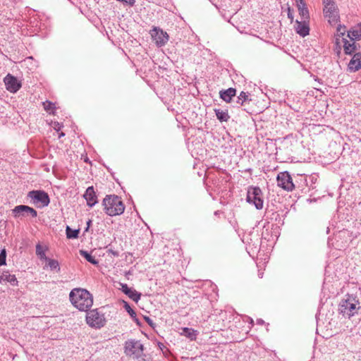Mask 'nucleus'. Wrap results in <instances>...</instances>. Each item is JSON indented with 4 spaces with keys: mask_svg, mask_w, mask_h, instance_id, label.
<instances>
[{
    "mask_svg": "<svg viewBox=\"0 0 361 361\" xmlns=\"http://www.w3.org/2000/svg\"><path fill=\"white\" fill-rule=\"evenodd\" d=\"M69 298L71 303L80 311H87L93 304L92 294L83 288H74L70 294Z\"/></svg>",
    "mask_w": 361,
    "mask_h": 361,
    "instance_id": "obj_1",
    "label": "nucleus"
},
{
    "mask_svg": "<svg viewBox=\"0 0 361 361\" xmlns=\"http://www.w3.org/2000/svg\"><path fill=\"white\" fill-rule=\"evenodd\" d=\"M104 209L109 216H116L123 213L125 206L121 197L117 195H106L103 200Z\"/></svg>",
    "mask_w": 361,
    "mask_h": 361,
    "instance_id": "obj_2",
    "label": "nucleus"
},
{
    "mask_svg": "<svg viewBox=\"0 0 361 361\" xmlns=\"http://www.w3.org/2000/svg\"><path fill=\"white\" fill-rule=\"evenodd\" d=\"M324 18L331 26L336 25L340 21L339 8L336 0H322Z\"/></svg>",
    "mask_w": 361,
    "mask_h": 361,
    "instance_id": "obj_3",
    "label": "nucleus"
},
{
    "mask_svg": "<svg viewBox=\"0 0 361 361\" xmlns=\"http://www.w3.org/2000/svg\"><path fill=\"white\" fill-rule=\"evenodd\" d=\"M360 307L359 301L355 297L348 296L340 303L339 311L343 316L350 319L357 313Z\"/></svg>",
    "mask_w": 361,
    "mask_h": 361,
    "instance_id": "obj_4",
    "label": "nucleus"
},
{
    "mask_svg": "<svg viewBox=\"0 0 361 361\" xmlns=\"http://www.w3.org/2000/svg\"><path fill=\"white\" fill-rule=\"evenodd\" d=\"M124 352L128 356L140 358L143 355V345L139 341L128 340L125 343Z\"/></svg>",
    "mask_w": 361,
    "mask_h": 361,
    "instance_id": "obj_5",
    "label": "nucleus"
},
{
    "mask_svg": "<svg viewBox=\"0 0 361 361\" xmlns=\"http://www.w3.org/2000/svg\"><path fill=\"white\" fill-rule=\"evenodd\" d=\"M246 200L248 203L254 204L257 209L263 208L262 192L259 187L248 188Z\"/></svg>",
    "mask_w": 361,
    "mask_h": 361,
    "instance_id": "obj_6",
    "label": "nucleus"
},
{
    "mask_svg": "<svg viewBox=\"0 0 361 361\" xmlns=\"http://www.w3.org/2000/svg\"><path fill=\"white\" fill-rule=\"evenodd\" d=\"M30 202L37 207L42 208L49 205L50 202L48 194L43 190H32L27 194Z\"/></svg>",
    "mask_w": 361,
    "mask_h": 361,
    "instance_id": "obj_7",
    "label": "nucleus"
},
{
    "mask_svg": "<svg viewBox=\"0 0 361 361\" xmlns=\"http://www.w3.org/2000/svg\"><path fill=\"white\" fill-rule=\"evenodd\" d=\"M86 322L91 327L97 329L104 326L106 323L104 314L99 312L97 309L87 312Z\"/></svg>",
    "mask_w": 361,
    "mask_h": 361,
    "instance_id": "obj_8",
    "label": "nucleus"
},
{
    "mask_svg": "<svg viewBox=\"0 0 361 361\" xmlns=\"http://www.w3.org/2000/svg\"><path fill=\"white\" fill-rule=\"evenodd\" d=\"M348 37H336L335 39V44L336 47L339 49L343 47L345 54L354 55V54L357 53L355 40L352 39H348Z\"/></svg>",
    "mask_w": 361,
    "mask_h": 361,
    "instance_id": "obj_9",
    "label": "nucleus"
},
{
    "mask_svg": "<svg viewBox=\"0 0 361 361\" xmlns=\"http://www.w3.org/2000/svg\"><path fill=\"white\" fill-rule=\"evenodd\" d=\"M277 185L287 191H291L294 189L295 185L293 183L292 178L288 171L281 172L277 176Z\"/></svg>",
    "mask_w": 361,
    "mask_h": 361,
    "instance_id": "obj_10",
    "label": "nucleus"
},
{
    "mask_svg": "<svg viewBox=\"0 0 361 361\" xmlns=\"http://www.w3.org/2000/svg\"><path fill=\"white\" fill-rule=\"evenodd\" d=\"M15 218L30 216L33 218L37 216V212L33 208L27 205H18L12 209Z\"/></svg>",
    "mask_w": 361,
    "mask_h": 361,
    "instance_id": "obj_11",
    "label": "nucleus"
},
{
    "mask_svg": "<svg viewBox=\"0 0 361 361\" xmlns=\"http://www.w3.org/2000/svg\"><path fill=\"white\" fill-rule=\"evenodd\" d=\"M152 39L158 47H162L166 44L169 40V35L159 27H154L150 31Z\"/></svg>",
    "mask_w": 361,
    "mask_h": 361,
    "instance_id": "obj_12",
    "label": "nucleus"
},
{
    "mask_svg": "<svg viewBox=\"0 0 361 361\" xmlns=\"http://www.w3.org/2000/svg\"><path fill=\"white\" fill-rule=\"evenodd\" d=\"M4 83L7 90L10 92L15 93L21 87V83L18 79L10 74L4 78Z\"/></svg>",
    "mask_w": 361,
    "mask_h": 361,
    "instance_id": "obj_13",
    "label": "nucleus"
},
{
    "mask_svg": "<svg viewBox=\"0 0 361 361\" xmlns=\"http://www.w3.org/2000/svg\"><path fill=\"white\" fill-rule=\"evenodd\" d=\"M309 20L303 19L300 20H297L295 24V32L301 37H304L309 35L310 32V26H309Z\"/></svg>",
    "mask_w": 361,
    "mask_h": 361,
    "instance_id": "obj_14",
    "label": "nucleus"
},
{
    "mask_svg": "<svg viewBox=\"0 0 361 361\" xmlns=\"http://www.w3.org/2000/svg\"><path fill=\"white\" fill-rule=\"evenodd\" d=\"M249 255L253 259L256 258L257 264H265L268 262L269 255L266 252V250H250L247 252Z\"/></svg>",
    "mask_w": 361,
    "mask_h": 361,
    "instance_id": "obj_15",
    "label": "nucleus"
},
{
    "mask_svg": "<svg viewBox=\"0 0 361 361\" xmlns=\"http://www.w3.org/2000/svg\"><path fill=\"white\" fill-rule=\"evenodd\" d=\"M84 197L87 201V204L90 207H93L97 202V196L92 186L88 187L84 194Z\"/></svg>",
    "mask_w": 361,
    "mask_h": 361,
    "instance_id": "obj_16",
    "label": "nucleus"
},
{
    "mask_svg": "<svg viewBox=\"0 0 361 361\" xmlns=\"http://www.w3.org/2000/svg\"><path fill=\"white\" fill-rule=\"evenodd\" d=\"M361 68V54L355 53L348 63V68L351 71H358Z\"/></svg>",
    "mask_w": 361,
    "mask_h": 361,
    "instance_id": "obj_17",
    "label": "nucleus"
},
{
    "mask_svg": "<svg viewBox=\"0 0 361 361\" xmlns=\"http://www.w3.org/2000/svg\"><path fill=\"white\" fill-rule=\"evenodd\" d=\"M121 289L122 291L133 301L137 302L140 299V293H137L135 290L129 288L127 284H123Z\"/></svg>",
    "mask_w": 361,
    "mask_h": 361,
    "instance_id": "obj_18",
    "label": "nucleus"
},
{
    "mask_svg": "<svg viewBox=\"0 0 361 361\" xmlns=\"http://www.w3.org/2000/svg\"><path fill=\"white\" fill-rule=\"evenodd\" d=\"M3 281L8 282L13 286H18V283L16 276L11 274L8 271H4L0 276V282Z\"/></svg>",
    "mask_w": 361,
    "mask_h": 361,
    "instance_id": "obj_19",
    "label": "nucleus"
},
{
    "mask_svg": "<svg viewBox=\"0 0 361 361\" xmlns=\"http://www.w3.org/2000/svg\"><path fill=\"white\" fill-rule=\"evenodd\" d=\"M236 90L234 88L230 87L226 90H223L220 92V97L224 102L228 103L231 102L232 97L235 95Z\"/></svg>",
    "mask_w": 361,
    "mask_h": 361,
    "instance_id": "obj_20",
    "label": "nucleus"
},
{
    "mask_svg": "<svg viewBox=\"0 0 361 361\" xmlns=\"http://www.w3.org/2000/svg\"><path fill=\"white\" fill-rule=\"evenodd\" d=\"M94 250H91L90 252L86 250H80V255L84 257L89 262L92 264H97L99 263L98 259L95 258L94 255H92V252Z\"/></svg>",
    "mask_w": 361,
    "mask_h": 361,
    "instance_id": "obj_21",
    "label": "nucleus"
},
{
    "mask_svg": "<svg viewBox=\"0 0 361 361\" xmlns=\"http://www.w3.org/2000/svg\"><path fill=\"white\" fill-rule=\"evenodd\" d=\"M298 12L300 16V19L310 20V13L306 4H298L297 6Z\"/></svg>",
    "mask_w": 361,
    "mask_h": 361,
    "instance_id": "obj_22",
    "label": "nucleus"
},
{
    "mask_svg": "<svg viewBox=\"0 0 361 361\" xmlns=\"http://www.w3.org/2000/svg\"><path fill=\"white\" fill-rule=\"evenodd\" d=\"M180 334L188 338L191 341H193L196 339L197 333V331L194 330L193 329L185 327L182 329Z\"/></svg>",
    "mask_w": 361,
    "mask_h": 361,
    "instance_id": "obj_23",
    "label": "nucleus"
},
{
    "mask_svg": "<svg viewBox=\"0 0 361 361\" xmlns=\"http://www.w3.org/2000/svg\"><path fill=\"white\" fill-rule=\"evenodd\" d=\"M215 114L216 118L221 121V122H226L228 121L230 118V116L228 114L227 111H223L219 109H214Z\"/></svg>",
    "mask_w": 361,
    "mask_h": 361,
    "instance_id": "obj_24",
    "label": "nucleus"
},
{
    "mask_svg": "<svg viewBox=\"0 0 361 361\" xmlns=\"http://www.w3.org/2000/svg\"><path fill=\"white\" fill-rule=\"evenodd\" d=\"M346 37L355 41L361 39V27L348 31Z\"/></svg>",
    "mask_w": 361,
    "mask_h": 361,
    "instance_id": "obj_25",
    "label": "nucleus"
},
{
    "mask_svg": "<svg viewBox=\"0 0 361 361\" xmlns=\"http://www.w3.org/2000/svg\"><path fill=\"white\" fill-rule=\"evenodd\" d=\"M47 262V266L49 267L51 270H55L56 272L60 271L59 264L57 260L49 258Z\"/></svg>",
    "mask_w": 361,
    "mask_h": 361,
    "instance_id": "obj_26",
    "label": "nucleus"
},
{
    "mask_svg": "<svg viewBox=\"0 0 361 361\" xmlns=\"http://www.w3.org/2000/svg\"><path fill=\"white\" fill-rule=\"evenodd\" d=\"M345 31H346L345 27L344 25L338 24L337 25V28H336V34L335 35L336 38V37H340V38L346 37Z\"/></svg>",
    "mask_w": 361,
    "mask_h": 361,
    "instance_id": "obj_27",
    "label": "nucleus"
},
{
    "mask_svg": "<svg viewBox=\"0 0 361 361\" xmlns=\"http://www.w3.org/2000/svg\"><path fill=\"white\" fill-rule=\"evenodd\" d=\"M66 231L68 238H75L78 237L79 233L78 229H72L69 226L66 227Z\"/></svg>",
    "mask_w": 361,
    "mask_h": 361,
    "instance_id": "obj_28",
    "label": "nucleus"
},
{
    "mask_svg": "<svg viewBox=\"0 0 361 361\" xmlns=\"http://www.w3.org/2000/svg\"><path fill=\"white\" fill-rule=\"evenodd\" d=\"M124 308L128 312V314L130 315V317L133 319V320L137 324H139L138 319L136 318V313H135V312L130 307L129 304L128 302H125Z\"/></svg>",
    "mask_w": 361,
    "mask_h": 361,
    "instance_id": "obj_29",
    "label": "nucleus"
},
{
    "mask_svg": "<svg viewBox=\"0 0 361 361\" xmlns=\"http://www.w3.org/2000/svg\"><path fill=\"white\" fill-rule=\"evenodd\" d=\"M43 106H44V110L49 114L53 113V110L55 108L54 104H53L52 102H49V101H46V102H43Z\"/></svg>",
    "mask_w": 361,
    "mask_h": 361,
    "instance_id": "obj_30",
    "label": "nucleus"
},
{
    "mask_svg": "<svg viewBox=\"0 0 361 361\" xmlns=\"http://www.w3.org/2000/svg\"><path fill=\"white\" fill-rule=\"evenodd\" d=\"M248 94L247 92H241L240 95L238 97L237 103L240 105H243L244 102L247 99Z\"/></svg>",
    "mask_w": 361,
    "mask_h": 361,
    "instance_id": "obj_31",
    "label": "nucleus"
},
{
    "mask_svg": "<svg viewBox=\"0 0 361 361\" xmlns=\"http://www.w3.org/2000/svg\"><path fill=\"white\" fill-rule=\"evenodd\" d=\"M37 250V252H36L37 255L38 256V257L40 259H44L47 262L49 258L46 257L45 250Z\"/></svg>",
    "mask_w": 361,
    "mask_h": 361,
    "instance_id": "obj_32",
    "label": "nucleus"
},
{
    "mask_svg": "<svg viewBox=\"0 0 361 361\" xmlns=\"http://www.w3.org/2000/svg\"><path fill=\"white\" fill-rule=\"evenodd\" d=\"M6 250H1L0 253V266L6 264Z\"/></svg>",
    "mask_w": 361,
    "mask_h": 361,
    "instance_id": "obj_33",
    "label": "nucleus"
},
{
    "mask_svg": "<svg viewBox=\"0 0 361 361\" xmlns=\"http://www.w3.org/2000/svg\"><path fill=\"white\" fill-rule=\"evenodd\" d=\"M145 321L147 322V324H148L149 325H150L151 326H152V325H153V322H152V320L149 317H145Z\"/></svg>",
    "mask_w": 361,
    "mask_h": 361,
    "instance_id": "obj_34",
    "label": "nucleus"
},
{
    "mask_svg": "<svg viewBox=\"0 0 361 361\" xmlns=\"http://www.w3.org/2000/svg\"><path fill=\"white\" fill-rule=\"evenodd\" d=\"M109 252L112 253L114 255L118 256V252L115 250H109Z\"/></svg>",
    "mask_w": 361,
    "mask_h": 361,
    "instance_id": "obj_35",
    "label": "nucleus"
},
{
    "mask_svg": "<svg viewBox=\"0 0 361 361\" xmlns=\"http://www.w3.org/2000/svg\"><path fill=\"white\" fill-rule=\"evenodd\" d=\"M295 1H296V3H297V6H298V4H306L305 0H295Z\"/></svg>",
    "mask_w": 361,
    "mask_h": 361,
    "instance_id": "obj_36",
    "label": "nucleus"
},
{
    "mask_svg": "<svg viewBox=\"0 0 361 361\" xmlns=\"http://www.w3.org/2000/svg\"><path fill=\"white\" fill-rule=\"evenodd\" d=\"M288 17L292 20L293 19V15L290 13V11L288 13Z\"/></svg>",
    "mask_w": 361,
    "mask_h": 361,
    "instance_id": "obj_37",
    "label": "nucleus"
},
{
    "mask_svg": "<svg viewBox=\"0 0 361 361\" xmlns=\"http://www.w3.org/2000/svg\"><path fill=\"white\" fill-rule=\"evenodd\" d=\"M64 135H65V134H64L63 133H60V135H59V137L60 138V137H63V136H64Z\"/></svg>",
    "mask_w": 361,
    "mask_h": 361,
    "instance_id": "obj_38",
    "label": "nucleus"
},
{
    "mask_svg": "<svg viewBox=\"0 0 361 361\" xmlns=\"http://www.w3.org/2000/svg\"><path fill=\"white\" fill-rule=\"evenodd\" d=\"M35 248L39 249V248H42V247H41V245H40L39 244H37V245H36V247H35Z\"/></svg>",
    "mask_w": 361,
    "mask_h": 361,
    "instance_id": "obj_39",
    "label": "nucleus"
},
{
    "mask_svg": "<svg viewBox=\"0 0 361 361\" xmlns=\"http://www.w3.org/2000/svg\"><path fill=\"white\" fill-rule=\"evenodd\" d=\"M90 224H91V221H90V220H89V221H87V226H89Z\"/></svg>",
    "mask_w": 361,
    "mask_h": 361,
    "instance_id": "obj_40",
    "label": "nucleus"
},
{
    "mask_svg": "<svg viewBox=\"0 0 361 361\" xmlns=\"http://www.w3.org/2000/svg\"><path fill=\"white\" fill-rule=\"evenodd\" d=\"M258 323H262V320H261V319H260V320H259V321H258Z\"/></svg>",
    "mask_w": 361,
    "mask_h": 361,
    "instance_id": "obj_41",
    "label": "nucleus"
}]
</instances>
